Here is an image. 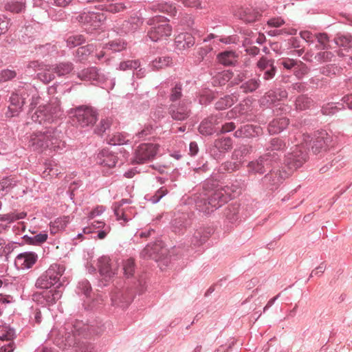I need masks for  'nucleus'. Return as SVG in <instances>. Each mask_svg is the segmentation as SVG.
<instances>
[{
	"label": "nucleus",
	"instance_id": "obj_1",
	"mask_svg": "<svg viewBox=\"0 0 352 352\" xmlns=\"http://www.w3.org/2000/svg\"><path fill=\"white\" fill-rule=\"evenodd\" d=\"M104 329L103 324L95 327L94 324L76 320L72 323H66L59 329H53L51 336L54 344L63 350L67 347H74L75 352H92L93 346L82 341V339L86 338L89 334H100Z\"/></svg>",
	"mask_w": 352,
	"mask_h": 352
},
{
	"label": "nucleus",
	"instance_id": "obj_2",
	"mask_svg": "<svg viewBox=\"0 0 352 352\" xmlns=\"http://www.w3.org/2000/svg\"><path fill=\"white\" fill-rule=\"evenodd\" d=\"M230 197L227 190L211 179H206L200 192L192 195L195 208L200 212L209 214L228 202Z\"/></svg>",
	"mask_w": 352,
	"mask_h": 352
},
{
	"label": "nucleus",
	"instance_id": "obj_3",
	"mask_svg": "<svg viewBox=\"0 0 352 352\" xmlns=\"http://www.w3.org/2000/svg\"><path fill=\"white\" fill-rule=\"evenodd\" d=\"M62 136L61 131L56 128L45 127L43 131H36L30 135L28 146L37 152L50 149L59 153L66 147Z\"/></svg>",
	"mask_w": 352,
	"mask_h": 352
},
{
	"label": "nucleus",
	"instance_id": "obj_4",
	"mask_svg": "<svg viewBox=\"0 0 352 352\" xmlns=\"http://www.w3.org/2000/svg\"><path fill=\"white\" fill-rule=\"evenodd\" d=\"M65 267L63 265L53 264L42 274L36 280L35 286L38 289H47L56 285L55 289H59L67 282L63 275Z\"/></svg>",
	"mask_w": 352,
	"mask_h": 352
},
{
	"label": "nucleus",
	"instance_id": "obj_5",
	"mask_svg": "<svg viewBox=\"0 0 352 352\" xmlns=\"http://www.w3.org/2000/svg\"><path fill=\"white\" fill-rule=\"evenodd\" d=\"M72 122L76 127L91 128L98 119L96 109L90 105H78L69 109Z\"/></svg>",
	"mask_w": 352,
	"mask_h": 352
},
{
	"label": "nucleus",
	"instance_id": "obj_6",
	"mask_svg": "<svg viewBox=\"0 0 352 352\" xmlns=\"http://www.w3.org/2000/svg\"><path fill=\"white\" fill-rule=\"evenodd\" d=\"M33 92L34 87L27 83H21L14 89L10 96V104L8 107L11 116H16L19 114Z\"/></svg>",
	"mask_w": 352,
	"mask_h": 352
},
{
	"label": "nucleus",
	"instance_id": "obj_7",
	"mask_svg": "<svg viewBox=\"0 0 352 352\" xmlns=\"http://www.w3.org/2000/svg\"><path fill=\"white\" fill-rule=\"evenodd\" d=\"M147 23L153 25L148 31L147 36L153 42H157L171 34L172 27L169 25L168 20L164 16L156 14L149 19Z\"/></svg>",
	"mask_w": 352,
	"mask_h": 352
},
{
	"label": "nucleus",
	"instance_id": "obj_8",
	"mask_svg": "<svg viewBox=\"0 0 352 352\" xmlns=\"http://www.w3.org/2000/svg\"><path fill=\"white\" fill-rule=\"evenodd\" d=\"M60 107L58 102L39 106L32 114V120L40 124H50L60 116Z\"/></svg>",
	"mask_w": 352,
	"mask_h": 352
},
{
	"label": "nucleus",
	"instance_id": "obj_9",
	"mask_svg": "<svg viewBox=\"0 0 352 352\" xmlns=\"http://www.w3.org/2000/svg\"><path fill=\"white\" fill-rule=\"evenodd\" d=\"M166 250L162 247L161 241L148 244L140 252V256L144 259H151L159 263L160 267L168 265L169 259L165 256Z\"/></svg>",
	"mask_w": 352,
	"mask_h": 352
},
{
	"label": "nucleus",
	"instance_id": "obj_10",
	"mask_svg": "<svg viewBox=\"0 0 352 352\" xmlns=\"http://www.w3.org/2000/svg\"><path fill=\"white\" fill-rule=\"evenodd\" d=\"M278 155L275 153L271 154L267 152L261 155L258 159L248 162L247 165L248 173L249 175H263L267 170L272 168L273 162L276 161Z\"/></svg>",
	"mask_w": 352,
	"mask_h": 352
},
{
	"label": "nucleus",
	"instance_id": "obj_11",
	"mask_svg": "<svg viewBox=\"0 0 352 352\" xmlns=\"http://www.w3.org/2000/svg\"><path fill=\"white\" fill-rule=\"evenodd\" d=\"M307 159V148L304 146L296 145L286 156L285 164L289 170L293 171L301 167Z\"/></svg>",
	"mask_w": 352,
	"mask_h": 352
},
{
	"label": "nucleus",
	"instance_id": "obj_12",
	"mask_svg": "<svg viewBox=\"0 0 352 352\" xmlns=\"http://www.w3.org/2000/svg\"><path fill=\"white\" fill-rule=\"evenodd\" d=\"M286 177V173L273 168L261 179L260 184L265 190L274 191L278 189Z\"/></svg>",
	"mask_w": 352,
	"mask_h": 352
},
{
	"label": "nucleus",
	"instance_id": "obj_13",
	"mask_svg": "<svg viewBox=\"0 0 352 352\" xmlns=\"http://www.w3.org/2000/svg\"><path fill=\"white\" fill-rule=\"evenodd\" d=\"M332 140V136L326 131H318L310 142L312 153L322 155L329 149Z\"/></svg>",
	"mask_w": 352,
	"mask_h": 352
},
{
	"label": "nucleus",
	"instance_id": "obj_14",
	"mask_svg": "<svg viewBox=\"0 0 352 352\" xmlns=\"http://www.w3.org/2000/svg\"><path fill=\"white\" fill-rule=\"evenodd\" d=\"M192 212H177L175 213L171 221L170 229L175 234H182L192 223Z\"/></svg>",
	"mask_w": 352,
	"mask_h": 352
},
{
	"label": "nucleus",
	"instance_id": "obj_15",
	"mask_svg": "<svg viewBox=\"0 0 352 352\" xmlns=\"http://www.w3.org/2000/svg\"><path fill=\"white\" fill-rule=\"evenodd\" d=\"M221 114H211L205 118L200 122L198 131L204 136H211L214 134H219L220 131Z\"/></svg>",
	"mask_w": 352,
	"mask_h": 352
},
{
	"label": "nucleus",
	"instance_id": "obj_16",
	"mask_svg": "<svg viewBox=\"0 0 352 352\" xmlns=\"http://www.w3.org/2000/svg\"><path fill=\"white\" fill-rule=\"evenodd\" d=\"M233 141L230 137H222L216 139L210 146L209 153L217 160L224 157L225 154L232 148Z\"/></svg>",
	"mask_w": 352,
	"mask_h": 352
},
{
	"label": "nucleus",
	"instance_id": "obj_17",
	"mask_svg": "<svg viewBox=\"0 0 352 352\" xmlns=\"http://www.w3.org/2000/svg\"><path fill=\"white\" fill-rule=\"evenodd\" d=\"M168 113L173 120L183 122L190 116L192 112L190 104L186 100H182L179 103L170 104Z\"/></svg>",
	"mask_w": 352,
	"mask_h": 352
},
{
	"label": "nucleus",
	"instance_id": "obj_18",
	"mask_svg": "<svg viewBox=\"0 0 352 352\" xmlns=\"http://www.w3.org/2000/svg\"><path fill=\"white\" fill-rule=\"evenodd\" d=\"M157 150V144L152 143L141 144L135 151L133 162L136 164H144L149 162L155 157Z\"/></svg>",
	"mask_w": 352,
	"mask_h": 352
},
{
	"label": "nucleus",
	"instance_id": "obj_19",
	"mask_svg": "<svg viewBox=\"0 0 352 352\" xmlns=\"http://www.w3.org/2000/svg\"><path fill=\"white\" fill-rule=\"evenodd\" d=\"M108 3H98L94 6V9L104 12L106 14H118L122 12L131 7V2L128 0H107Z\"/></svg>",
	"mask_w": 352,
	"mask_h": 352
},
{
	"label": "nucleus",
	"instance_id": "obj_20",
	"mask_svg": "<svg viewBox=\"0 0 352 352\" xmlns=\"http://www.w3.org/2000/svg\"><path fill=\"white\" fill-rule=\"evenodd\" d=\"M107 15L100 11H91L80 14L76 17V20L84 25H89L94 29L99 28L102 23L106 21Z\"/></svg>",
	"mask_w": 352,
	"mask_h": 352
},
{
	"label": "nucleus",
	"instance_id": "obj_21",
	"mask_svg": "<svg viewBox=\"0 0 352 352\" xmlns=\"http://www.w3.org/2000/svg\"><path fill=\"white\" fill-rule=\"evenodd\" d=\"M143 24V19L138 16H131L128 20L113 26L119 34H129L137 32Z\"/></svg>",
	"mask_w": 352,
	"mask_h": 352
},
{
	"label": "nucleus",
	"instance_id": "obj_22",
	"mask_svg": "<svg viewBox=\"0 0 352 352\" xmlns=\"http://www.w3.org/2000/svg\"><path fill=\"white\" fill-rule=\"evenodd\" d=\"M333 41L337 47L342 48L337 52L339 56H346L343 51L352 50V35L348 32H338Z\"/></svg>",
	"mask_w": 352,
	"mask_h": 352
},
{
	"label": "nucleus",
	"instance_id": "obj_23",
	"mask_svg": "<svg viewBox=\"0 0 352 352\" xmlns=\"http://www.w3.org/2000/svg\"><path fill=\"white\" fill-rule=\"evenodd\" d=\"M61 296L62 292L60 290L54 289L41 293H35L32 295V299L41 304H43L45 301L46 305H50L54 304L56 300L60 298Z\"/></svg>",
	"mask_w": 352,
	"mask_h": 352
},
{
	"label": "nucleus",
	"instance_id": "obj_24",
	"mask_svg": "<svg viewBox=\"0 0 352 352\" xmlns=\"http://www.w3.org/2000/svg\"><path fill=\"white\" fill-rule=\"evenodd\" d=\"M263 133L262 128L258 125L247 124L241 126L234 132V136L237 138H254Z\"/></svg>",
	"mask_w": 352,
	"mask_h": 352
},
{
	"label": "nucleus",
	"instance_id": "obj_25",
	"mask_svg": "<svg viewBox=\"0 0 352 352\" xmlns=\"http://www.w3.org/2000/svg\"><path fill=\"white\" fill-rule=\"evenodd\" d=\"M213 233V228L201 226L195 230L191 238V244L194 246H200L205 243Z\"/></svg>",
	"mask_w": 352,
	"mask_h": 352
},
{
	"label": "nucleus",
	"instance_id": "obj_26",
	"mask_svg": "<svg viewBox=\"0 0 352 352\" xmlns=\"http://www.w3.org/2000/svg\"><path fill=\"white\" fill-rule=\"evenodd\" d=\"M38 256L34 252H25L16 256L14 264L19 269H29L33 266Z\"/></svg>",
	"mask_w": 352,
	"mask_h": 352
},
{
	"label": "nucleus",
	"instance_id": "obj_27",
	"mask_svg": "<svg viewBox=\"0 0 352 352\" xmlns=\"http://www.w3.org/2000/svg\"><path fill=\"white\" fill-rule=\"evenodd\" d=\"M77 76L82 80L102 82L104 80V75L96 67L83 69L78 72Z\"/></svg>",
	"mask_w": 352,
	"mask_h": 352
},
{
	"label": "nucleus",
	"instance_id": "obj_28",
	"mask_svg": "<svg viewBox=\"0 0 352 352\" xmlns=\"http://www.w3.org/2000/svg\"><path fill=\"white\" fill-rule=\"evenodd\" d=\"M239 54L232 50H225L219 52L217 56L218 62L226 66H235L238 63Z\"/></svg>",
	"mask_w": 352,
	"mask_h": 352
},
{
	"label": "nucleus",
	"instance_id": "obj_29",
	"mask_svg": "<svg viewBox=\"0 0 352 352\" xmlns=\"http://www.w3.org/2000/svg\"><path fill=\"white\" fill-rule=\"evenodd\" d=\"M117 161V156L109 149H102L97 155V163L109 168L114 167Z\"/></svg>",
	"mask_w": 352,
	"mask_h": 352
},
{
	"label": "nucleus",
	"instance_id": "obj_30",
	"mask_svg": "<svg viewBox=\"0 0 352 352\" xmlns=\"http://www.w3.org/2000/svg\"><path fill=\"white\" fill-rule=\"evenodd\" d=\"M111 259L108 256H102L98 261V266L100 276L107 281L115 274L111 265Z\"/></svg>",
	"mask_w": 352,
	"mask_h": 352
},
{
	"label": "nucleus",
	"instance_id": "obj_31",
	"mask_svg": "<svg viewBox=\"0 0 352 352\" xmlns=\"http://www.w3.org/2000/svg\"><path fill=\"white\" fill-rule=\"evenodd\" d=\"M195 43V39L192 35L188 32L178 34L175 38V45L177 50H184L192 47Z\"/></svg>",
	"mask_w": 352,
	"mask_h": 352
},
{
	"label": "nucleus",
	"instance_id": "obj_32",
	"mask_svg": "<svg viewBox=\"0 0 352 352\" xmlns=\"http://www.w3.org/2000/svg\"><path fill=\"white\" fill-rule=\"evenodd\" d=\"M289 124V120L285 117L274 118L267 126L270 135H275L284 131Z\"/></svg>",
	"mask_w": 352,
	"mask_h": 352
},
{
	"label": "nucleus",
	"instance_id": "obj_33",
	"mask_svg": "<svg viewBox=\"0 0 352 352\" xmlns=\"http://www.w3.org/2000/svg\"><path fill=\"white\" fill-rule=\"evenodd\" d=\"M241 208L239 204H233L228 205L224 212V217L226 220L232 224H234L241 218Z\"/></svg>",
	"mask_w": 352,
	"mask_h": 352
},
{
	"label": "nucleus",
	"instance_id": "obj_34",
	"mask_svg": "<svg viewBox=\"0 0 352 352\" xmlns=\"http://www.w3.org/2000/svg\"><path fill=\"white\" fill-rule=\"evenodd\" d=\"M260 16V12L252 8H242L239 12L240 19L247 23L256 21Z\"/></svg>",
	"mask_w": 352,
	"mask_h": 352
},
{
	"label": "nucleus",
	"instance_id": "obj_35",
	"mask_svg": "<svg viewBox=\"0 0 352 352\" xmlns=\"http://www.w3.org/2000/svg\"><path fill=\"white\" fill-rule=\"evenodd\" d=\"M149 9L154 12L166 13L169 16H174L176 15L177 11L176 8L172 4L168 3H157L149 6Z\"/></svg>",
	"mask_w": 352,
	"mask_h": 352
},
{
	"label": "nucleus",
	"instance_id": "obj_36",
	"mask_svg": "<svg viewBox=\"0 0 352 352\" xmlns=\"http://www.w3.org/2000/svg\"><path fill=\"white\" fill-rule=\"evenodd\" d=\"M287 97V92L284 89H274L270 90L265 98L267 102L272 104Z\"/></svg>",
	"mask_w": 352,
	"mask_h": 352
},
{
	"label": "nucleus",
	"instance_id": "obj_37",
	"mask_svg": "<svg viewBox=\"0 0 352 352\" xmlns=\"http://www.w3.org/2000/svg\"><path fill=\"white\" fill-rule=\"evenodd\" d=\"M127 47V43L123 38H116L109 41L103 46V49L111 50L112 52H120Z\"/></svg>",
	"mask_w": 352,
	"mask_h": 352
},
{
	"label": "nucleus",
	"instance_id": "obj_38",
	"mask_svg": "<svg viewBox=\"0 0 352 352\" xmlns=\"http://www.w3.org/2000/svg\"><path fill=\"white\" fill-rule=\"evenodd\" d=\"M73 64L70 62H63L51 66L52 71L58 76L69 74L73 69Z\"/></svg>",
	"mask_w": 352,
	"mask_h": 352
},
{
	"label": "nucleus",
	"instance_id": "obj_39",
	"mask_svg": "<svg viewBox=\"0 0 352 352\" xmlns=\"http://www.w3.org/2000/svg\"><path fill=\"white\" fill-rule=\"evenodd\" d=\"M342 69L336 64H328L320 68V73L327 77L333 78L341 73Z\"/></svg>",
	"mask_w": 352,
	"mask_h": 352
},
{
	"label": "nucleus",
	"instance_id": "obj_40",
	"mask_svg": "<svg viewBox=\"0 0 352 352\" xmlns=\"http://www.w3.org/2000/svg\"><path fill=\"white\" fill-rule=\"evenodd\" d=\"M48 235L46 232H41L33 236H29L25 234L22 238L25 243L30 245H41L45 242L47 239Z\"/></svg>",
	"mask_w": 352,
	"mask_h": 352
},
{
	"label": "nucleus",
	"instance_id": "obj_41",
	"mask_svg": "<svg viewBox=\"0 0 352 352\" xmlns=\"http://www.w3.org/2000/svg\"><path fill=\"white\" fill-rule=\"evenodd\" d=\"M96 46L93 44H88L87 45L78 47L76 52V57L80 60H84L94 51Z\"/></svg>",
	"mask_w": 352,
	"mask_h": 352
},
{
	"label": "nucleus",
	"instance_id": "obj_42",
	"mask_svg": "<svg viewBox=\"0 0 352 352\" xmlns=\"http://www.w3.org/2000/svg\"><path fill=\"white\" fill-rule=\"evenodd\" d=\"M260 84L261 80L259 78H254L243 82L240 86V89L245 94L252 93L259 87Z\"/></svg>",
	"mask_w": 352,
	"mask_h": 352
},
{
	"label": "nucleus",
	"instance_id": "obj_43",
	"mask_svg": "<svg viewBox=\"0 0 352 352\" xmlns=\"http://www.w3.org/2000/svg\"><path fill=\"white\" fill-rule=\"evenodd\" d=\"M5 8L13 13H21L25 10V2L23 0H11L6 4Z\"/></svg>",
	"mask_w": 352,
	"mask_h": 352
},
{
	"label": "nucleus",
	"instance_id": "obj_44",
	"mask_svg": "<svg viewBox=\"0 0 352 352\" xmlns=\"http://www.w3.org/2000/svg\"><path fill=\"white\" fill-rule=\"evenodd\" d=\"M183 85L181 82H175L170 91L169 100L172 104L180 100L183 96Z\"/></svg>",
	"mask_w": 352,
	"mask_h": 352
},
{
	"label": "nucleus",
	"instance_id": "obj_45",
	"mask_svg": "<svg viewBox=\"0 0 352 352\" xmlns=\"http://www.w3.org/2000/svg\"><path fill=\"white\" fill-rule=\"evenodd\" d=\"M344 107L342 103L330 102L323 105L321 108V113L325 116H332L338 112L341 109H344Z\"/></svg>",
	"mask_w": 352,
	"mask_h": 352
},
{
	"label": "nucleus",
	"instance_id": "obj_46",
	"mask_svg": "<svg viewBox=\"0 0 352 352\" xmlns=\"http://www.w3.org/2000/svg\"><path fill=\"white\" fill-rule=\"evenodd\" d=\"M318 45L316 47L318 50H330L333 47L330 45V38L325 32L317 33L316 40Z\"/></svg>",
	"mask_w": 352,
	"mask_h": 352
},
{
	"label": "nucleus",
	"instance_id": "obj_47",
	"mask_svg": "<svg viewBox=\"0 0 352 352\" xmlns=\"http://www.w3.org/2000/svg\"><path fill=\"white\" fill-rule=\"evenodd\" d=\"M285 148V142L279 138H272L266 146L267 151H283Z\"/></svg>",
	"mask_w": 352,
	"mask_h": 352
},
{
	"label": "nucleus",
	"instance_id": "obj_48",
	"mask_svg": "<svg viewBox=\"0 0 352 352\" xmlns=\"http://www.w3.org/2000/svg\"><path fill=\"white\" fill-rule=\"evenodd\" d=\"M233 76V72L231 70H225L219 73L213 78V83L222 86L229 82Z\"/></svg>",
	"mask_w": 352,
	"mask_h": 352
},
{
	"label": "nucleus",
	"instance_id": "obj_49",
	"mask_svg": "<svg viewBox=\"0 0 352 352\" xmlns=\"http://www.w3.org/2000/svg\"><path fill=\"white\" fill-rule=\"evenodd\" d=\"M313 100L306 95H300L295 102L296 107L297 109L302 111L310 108L313 105Z\"/></svg>",
	"mask_w": 352,
	"mask_h": 352
},
{
	"label": "nucleus",
	"instance_id": "obj_50",
	"mask_svg": "<svg viewBox=\"0 0 352 352\" xmlns=\"http://www.w3.org/2000/svg\"><path fill=\"white\" fill-rule=\"evenodd\" d=\"M234 98H236V96L234 95H227L223 98H221L215 103V109L217 110H223L228 107H230L234 103Z\"/></svg>",
	"mask_w": 352,
	"mask_h": 352
},
{
	"label": "nucleus",
	"instance_id": "obj_51",
	"mask_svg": "<svg viewBox=\"0 0 352 352\" xmlns=\"http://www.w3.org/2000/svg\"><path fill=\"white\" fill-rule=\"evenodd\" d=\"M172 63V58L169 56H160L153 60L151 63L150 66L153 69H160L167 66H169Z\"/></svg>",
	"mask_w": 352,
	"mask_h": 352
},
{
	"label": "nucleus",
	"instance_id": "obj_52",
	"mask_svg": "<svg viewBox=\"0 0 352 352\" xmlns=\"http://www.w3.org/2000/svg\"><path fill=\"white\" fill-rule=\"evenodd\" d=\"M251 151L252 146L248 145H241L234 150L232 153V160L242 161L243 157L250 153Z\"/></svg>",
	"mask_w": 352,
	"mask_h": 352
},
{
	"label": "nucleus",
	"instance_id": "obj_53",
	"mask_svg": "<svg viewBox=\"0 0 352 352\" xmlns=\"http://www.w3.org/2000/svg\"><path fill=\"white\" fill-rule=\"evenodd\" d=\"M242 161L241 160H231L226 161L223 163L220 166L221 171H226L228 173H232L234 171L239 170L242 165Z\"/></svg>",
	"mask_w": 352,
	"mask_h": 352
},
{
	"label": "nucleus",
	"instance_id": "obj_54",
	"mask_svg": "<svg viewBox=\"0 0 352 352\" xmlns=\"http://www.w3.org/2000/svg\"><path fill=\"white\" fill-rule=\"evenodd\" d=\"M112 299L115 301L118 300L119 302L125 304V305L127 306L133 300V294L131 292L126 294L124 290L119 291ZM122 306H124V305H122Z\"/></svg>",
	"mask_w": 352,
	"mask_h": 352
},
{
	"label": "nucleus",
	"instance_id": "obj_55",
	"mask_svg": "<svg viewBox=\"0 0 352 352\" xmlns=\"http://www.w3.org/2000/svg\"><path fill=\"white\" fill-rule=\"evenodd\" d=\"M122 270L124 275L126 278H129L133 276L135 270V265L133 258H128L123 262Z\"/></svg>",
	"mask_w": 352,
	"mask_h": 352
},
{
	"label": "nucleus",
	"instance_id": "obj_56",
	"mask_svg": "<svg viewBox=\"0 0 352 352\" xmlns=\"http://www.w3.org/2000/svg\"><path fill=\"white\" fill-rule=\"evenodd\" d=\"M111 122L109 118L102 119L94 129V133L102 136L107 131L109 130Z\"/></svg>",
	"mask_w": 352,
	"mask_h": 352
},
{
	"label": "nucleus",
	"instance_id": "obj_57",
	"mask_svg": "<svg viewBox=\"0 0 352 352\" xmlns=\"http://www.w3.org/2000/svg\"><path fill=\"white\" fill-rule=\"evenodd\" d=\"M324 51H321L320 52H318L315 56L314 58L316 60H317L319 63H326V62H331L333 60V58L335 57L334 54L329 51V50H323Z\"/></svg>",
	"mask_w": 352,
	"mask_h": 352
},
{
	"label": "nucleus",
	"instance_id": "obj_58",
	"mask_svg": "<svg viewBox=\"0 0 352 352\" xmlns=\"http://www.w3.org/2000/svg\"><path fill=\"white\" fill-rule=\"evenodd\" d=\"M85 38L82 34H74L69 36L67 38V47L72 48L80 45L85 42Z\"/></svg>",
	"mask_w": 352,
	"mask_h": 352
},
{
	"label": "nucleus",
	"instance_id": "obj_59",
	"mask_svg": "<svg viewBox=\"0 0 352 352\" xmlns=\"http://www.w3.org/2000/svg\"><path fill=\"white\" fill-rule=\"evenodd\" d=\"M293 72L297 78L300 79L309 72V68L306 64L298 60Z\"/></svg>",
	"mask_w": 352,
	"mask_h": 352
},
{
	"label": "nucleus",
	"instance_id": "obj_60",
	"mask_svg": "<svg viewBox=\"0 0 352 352\" xmlns=\"http://www.w3.org/2000/svg\"><path fill=\"white\" fill-rule=\"evenodd\" d=\"M168 193V190L164 187H161L159 188L154 195H146V199L149 201H151L152 204H157L158 203L160 199L164 197L166 194Z\"/></svg>",
	"mask_w": 352,
	"mask_h": 352
},
{
	"label": "nucleus",
	"instance_id": "obj_61",
	"mask_svg": "<svg viewBox=\"0 0 352 352\" xmlns=\"http://www.w3.org/2000/svg\"><path fill=\"white\" fill-rule=\"evenodd\" d=\"M129 140L126 139V137L120 133L113 134L108 140V143L111 145H123L127 144Z\"/></svg>",
	"mask_w": 352,
	"mask_h": 352
},
{
	"label": "nucleus",
	"instance_id": "obj_62",
	"mask_svg": "<svg viewBox=\"0 0 352 352\" xmlns=\"http://www.w3.org/2000/svg\"><path fill=\"white\" fill-rule=\"evenodd\" d=\"M140 63L138 60H128L122 61L119 65V69L125 71L127 69H137L140 67Z\"/></svg>",
	"mask_w": 352,
	"mask_h": 352
},
{
	"label": "nucleus",
	"instance_id": "obj_63",
	"mask_svg": "<svg viewBox=\"0 0 352 352\" xmlns=\"http://www.w3.org/2000/svg\"><path fill=\"white\" fill-rule=\"evenodd\" d=\"M36 54L41 56L45 57L53 51H55L54 45L50 43H46L45 45H38L35 47Z\"/></svg>",
	"mask_w": 352,
	"mask_h": 352
},
{
	"label": "nucleus",
	"instance_id": "obj_64",
	"mask_svg": "<svg viewBox=\"0 0 352 352\" xmlns=\"http://www.w3.org/2000/svg\"><path fill=\"white\" fill-rule=\"evenodd\" d=\"M17 74L16 71L9 69H5L0 71V83L12 80L16 78Z\"/></svg>",
	"mask_w": 352,
	"mask_h": 352
}]
</instances>
